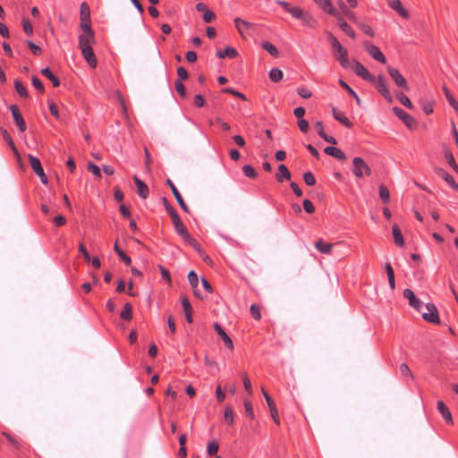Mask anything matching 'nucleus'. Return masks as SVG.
Returning a JSON list of instances; mask_svg holds the SVG:
<instances>
[{"label": "nucleus", "mask_w": 458, "mask_h": 458, "mask_svg": "<svg viewBox=\"0 0 458 458\" xmlns=\"http://www.w3.org/2000/svg\"><path fill=\"white\" fill-rule=\"evenodd\" d=\"M276 3L283 7L285 12L290 13L292 17L300 20L302 25L311 29L317 27L318 21L309 11L299 6H293L289 2L283 0H277Z\"/></svg>", "instance_id": "f257e3e1"}, {"label": "nucleus", "mask_w": 458, "mask_h": 458, "mask_svg": "<svg viewBox=\"0 0 458 458\" xmlns=\"http://www.w3.org/2000/svg\"><path fill=\"white\" fill-rule=\"evenodd\" d=\"M327 39L335 51V57L340 63L342 67L348 68L350 62L348 59V51L344 48L338 39L331 33L327 32Z\"/></svg>", "instance_id": "f03ea898"}, {"label": "nucleus", "mask_w": 458, "mask_h": 458, "mask_svg": "<svg viewBox=\"0 0 458 458\" xmlns=\"http://www.w3.org/2000/svg\"><path fill=\"white\" fill-rule=\"evenodd\" d=\"M78 41L79 48L81 49V55L84 57L85 61L91 68H96L98 65V59L94 54L92 47L93 45H95L96 43V38H92V40L81 38Z\"/></svg>", "instance_id": "7ed1b4c3"}, {"label": "nucleus", "mask_w": 458, "mask_h": 458, "mask_svg": "<svg viewBox=\"0 0 458 458\" xmlns=\"http://www.w3.org/2000/svg\"><path fill=\"white\" fill-rule=\"evenodd\" d=\"M352 173L357 178H362L369 176L371 169L361 157H356L352 159Z\"/></svg>", "instance_id": "20e7f679"}, {"label": "nucleus", "mask_w": 458, "mask_h": 458, "mask_svg": "<svg viewBox=\"0 0 458 458\" xmlns=\"http://www.w3.org/2000/svg\"><path fill=\"white\" fill-rule=\"evenodd\" d=\"M370 82L375 85L377 91L384 97V98L388 103H393L394 98L388 89V84L382 75H378L377 77L374 76V81Z\"/></svg>", "instance_id": "39448f33"}, {"label": "nucleus", "mask_w": 458, "mask_h": 458, "mask_svg": "<svg viewBox=\"0 0 458 458\" xmlns=\"http://www.w3.org/2000/svg\"><path fill=\"white\" fill-rule=\"evenodd\" d=\"M28 158L30 161V165L32 170L34 171V173L40 178V181L43 184H47L48 182V179H47V174L44 172V169L42 167L40 160L38 157H36L30 154L28 155Z\"/></svg>", "instance_id": "423d86ee"}, {"label": "nucleus", "mask_w": 458, "mask_h": 458, "mask_svg": "<svg viewBox=\"0 0 458 458\" xmlns=\"http://www.w3.org/2000/svg\"><path fill=\"white\" fill-rule=\"evenodd\" d=\"M393 112L410 130L417 128V122L415 119L402 108L394 106Z\"/></svg>", "instance_id": "0eeeda50"}, {"label": "nucleus", "mask_w": 458, "mask_h": 458, "mask_svg": "<svg viewBox=\"0 0 458 458\" xmlns=\"http://www.w3.org/2000/svg\"><path fill=\"white\" fill-rule=\"evenodd\" d=\"M388 74L392 78V80L394 81L395 85L403 89L404 90L409 89V85L407 83L406 79L401 74L398 69L394 68L392 66H387L386 68Z\"/></svg>", "instance_id": "6e6552de"}, {"label": "nucleus", "mask_w": 458, "mask_h": 458, "mask_svg": "<svg viewBox=\"0 0 458 458\" xmlns=\"http://www.w3.org/2000/svg\"><path fill=\"white\" fill-rule=\"evenodd\" d=\"M80 28L82 32L79 35L78 40L81 38L92 40V38H95V32L91 28L90 18L81 19Z\"/></svg>", "instance_id": "1a4fd4ad"}, {"label": "nucleus", "mask_w": 458, "mask_h": 458, "mask_svg": "<svg viewBox=\"0 0 458 458\" xmlns=\"http://www.w3.org/2000/svg\"><path fill=\"white\" fill-rule=\"evenodd\" d=\"M427 312L422 313V318L427 322L439 325L440 324V318L438 315V310L435 304L433 303H428L426 305Z\"/></svg>", "instance_id": "9d476101"}, {"label": "nucleus", "mask_w": 458, "mask_h": 458, "mask_svg": "<svg viewBox=\"0 0 458 458\" xmlns=\"http://www.w3.org/2000/svg\"><path fill=\"white\" fill-rule=\"evenodd\" d=\"M365 49L367 52L377 62L385 64L386 63V58L384 54L381 52L378 47L374 46L369 42L365 43Z\"/></svg>", "instance_id": "9b49d317"}, {"label": "nucleus", "mask_w": 458, "mask_h": 458, "mask_svg": "<svg viewBox=\"0 0 458 458\" xmlns=\"http://www.w3.org/2000/svg\"><path fill=\"white\" fill-rule=\"evenodd\" d=\"M10 110L12 112V115H13V121L15 123V124L18 126L19 130L21 131V132H24L26 131V123L18 108V106L16 105H12L10 106Z\"/></svg>", "instance_id": "f8f14e48"}, {"label": "nucleus", "mask_w": 458, "mask_h": 458, "mask_svg": "<svg viewBox=\"0 0 458 458\" xmlns=\"http://www.w3.org/2000/svg\"><path fill=\"white\" fill-rule=\"evenodd\" d=\"M336 21H337V24L338 26L341 28V30L346 33L350 38H356V34L354 32V30L352 29V27L344 21L343 15L341 14L340 12H337L336 14H334L333 15Z\"/></svg>", "instance_id": "ddd939ff"}, {"label": "nucleus", "mask_w": 458, "mask_h": 458, "mask_svg": "<svg viewBox=\"0 0 458 458\" xmlns=\"http://www.w3.org/2000/svg\"><path fill=\"white\" fill-rule=\"evenodd\" d=\"M166 184L170 187L178 205L180 206V208L186 213H190V209L188 208V206L186 205V203L184 202L182 195L180 194L179 191L177 190V188L175 187V185L174 184V182L170 180V179H167L166 180Z\"/></svg>", "instance_id": "4468645a"}, {"label": "nucleus", "mask_w": 458, "mask_h": 458, "mask_svg": "<svg viewBox=\"0 0 458 458\" xmlns=\"http://www.w3.org/2000/svg\"><path fill=\"white\" fill-rule=\"evenodd\" d=\"M354 72L358 76L361 77L365 81H374V76L371 75L369 70L359 61L354 62Z\"/></svg>", "instance_id": "2eb2a0df"}, {"label": "nucleus", "mask_w": 458, "mask_h": 458, "mask_svg": "<svg viewBox=\"0 0 458 458\" xmlns=\"http://www.w3.org/2000/svg\"><path fill=\"white\" fill-rule=\"evenodd\" d=\"M213 327L215 331L217 333V335L221 337L223 340L225 345L230 349L233 350V340L230 338V336L225 333V331L223 329V327L217 323H214Z\"/></svg>", "instance_id": "dca6fc26"}, {"label": "nucleus", "mask_w": 458, "mask_h": 458, "mask_svg": "<svg viewBox=\"0 0 458 458\" xmlns=\"http://www.w3.org/2000/svg\"><path fill=\"white\" fill-rule=\"evenodd\" d=\"M403 297L409 301V305L420 311L422 306L421 301L415 296L411 289H404Z\"/></svg>", "instance_id": "f3484780"}, {"label": "nucleus", "mask_w": 458, "mask_h": 458, "mask_svg": "<svg viewBox=\"0 0 458 458\" xmlns=\"http://www.w3.org/2000/svg\"><path fill=\"white\" fill-rule=\"evenodd\" d=\"M315 4L327 14L334 15L338 12L333 5L331 0H313Z\"/></svg>", "instance_id": "a211bd4d"}, {"label": "nucleus", "mask_w": 458, "mask_h": 458, "mask_svg": "<svg viewBox=\"0 0 458 458\" xmlns=\"http://www.w3.org/2000/svg\"><path fill=\"white\" fill-rule=\"evenodd\" d=\"M133 181L137 187V193L141 199H147L149 194V189L148 185L141 181L137 175L133 176Z\"/></svg>", "instance_id": "6ab92c4d"}, {"label": "nucleus", "mask_w": 458, "mask_h": 458, "mask_svg": "<svg viewBox=\"0 0 458 458\" xmlns=\"http://www.w3.org/2000/svg\"><path fill=\"white\" fill-rule=\"evenodd\" d=\"M337 5L341 10L342 15L346 16L349 19V21H351L354 23H358V19H357L356 14L347 7L346 4L343 0H338Z\"/></svg>", "instance_id": "aec40b11"}, {"label": "nucleus", "mask_w": 458, "mask_h": 458, "mask_svg": "<svg viewBox=\"0 0 458 458\" xmlns=\"http://www.w3.org/2000/svg\"><path fill=\"white\" fill-rule=\"evenodd\" d=\"M188 280H189V283H190L191 286L193 289L195 296L199 297V299H204V298L207 297L206 295H202L199 293V291L197 289L198 284H199V278H198L197 274L193 270H191L188 274Z\"/></svg>", "instance_id": "412c9836"}, {"label": "nucleus", "mask_w": 458, "mask_h": 458, "mask_svg": "<svg viewBox=\"0 0 458 458\" xmlns=\"http://www.w3.org/2000/svg\"><path fill=\"white\" fill-rule=\"evenodd\" d=\"M324 152L328 155V156H331L338 160H341V161H344L346 159V155L344 154V152L338 148H335V147H331V146H328V147H326L324 148Z\"/></svg>", "instance_id": "4be33fe9"}, {"label": "nucleus", "mask_w": 458, "mask_h": 458, "mask_svg": "<svg viewBox=\"0 0 458 458\" xmlns=\"http://www.w3.org/2000/svg\"><path fill=\"white\" fill-rule=\"evenodd\" d=\"M437 410L442 414L443 418L445 419V422L447 424H453V418L452 414L448 409V407L445 404L444 402L438 401L437 402Z\"/></svg>", "instance_id": "5701e85b"}, {"label": "nucleus", "mask_w": 458, "mask_h": 458, "mask_svg": "<svg viewBox=\"0 0 458 458\" xmlns=\"http://www.w3.org/2000/svg\"><path fill=\"white\" fill-rule=\"evenodd\" d=\"M388 5L396 11L402 17L407 19L409 13L403 8L400 0H387Z\"/></svg>", "instance_id": "b1692460"}, {"label": "nucleus", "mask_w": 458, "mask_h": 458, "mask_svg": "<svg viewBox=\"0 0 458 458\" xmlns=\"http://www.w3.org/2000/svg\"><path fill=\"white\" fill-rule=\"evenodd\" d=\"M234 25L238 30V32L243 36V31L248 30L254 27V24L251 22H249L247 21H244L239 17L234 19Z\"/></svg>", "instance_id": "393cba45"}, {"label": "nucleus", "mask_w": 458, "mask_h": 458, "mask_svg": "<svg viewBox=\"0 0 458 458\" xmlns=\"http://www.w3.org/2000/svg\"><path fill=\"white\" fill-rule=\"evenodd\" d=\"M333 116L335 120L340 122L344 126L347 128H352L353 126V123L345 116V114L336 110L335 108H333Z\"/></svg>", "instance_id": "a878e982"}, {"label": "nucleus", "mask_w": 458, "mask_h": 458, "mask_svg": "<svg viewBox=\"0 0 458 458\" xmlns=\"http://www.w3.org/2000/svg\"><path fill=\"white\" fill-rule=\"evenodd\" d=\"M276 178L278 182H283L284 180L291 179V173L285 165H280L278 166V173L276 174Z\"/></svg>", "instance_id": "bb28decb"}, {"label": "nucleus", "mask_w": 458, "mask_h": 458, "mask_svg": "<svg viewBox=\"0 0 458 458\" xmlns=\"http://www.w3.org/2000/svg\"><path fill=\"white\" fill-rule=\"evenodd\" d=\"M216 55L221 59L225 57L235 58L238 55V52L235 48L227 47L224 50H218Z\"/></svg>", "instance_id": "cd10ccee"}, {"label": "nucleus", "mask_w": 458, "mask_h": 458, "mask_svg": "<svg viewBox=\"0 0 458 458\" xmlns=\"http://www.w3.org/2000/svg\"><path fill=\"white\" fill-rule=\"evenodd\" d=\"M392 233L394 240V243L399 246L403 247L404 245V239L403 237L402 232L399 228V226L394 224L392 227Z\"/></svg>", "instance_id": "c85d7f7f"}, {"label": "nucleus", "mask_w": 458, "mask_h": 458, "mask_svg": "<svg viewBox=\"0 0 458 458\" xmlns=\"http://www.w3.org/2000/svg\"><path fill=\"white\" fill-rule=\"evenodd\" d=\"M41 74L47 78L52 82L55 88L59 87L60 80L51 72V70L48 67L42 69Z\"/></svg>", "instance_id": "c756f323"}, {"label": "nucleus", "mask_w": 458, "mask_h": 458, "mask_svg": "<svg viewBox=\"0 0 458 458\" xmlns=\"http://www.w3.org/2000/svg\"><path fill=\"white\" fill-rule=\"evenodd\" d=\"M315 247L321 253L330 254L333 245L331 243L325 242L323 240H318L315 242Z\"/></svg>", "instance_id": "7c9ffc66"}, {"label": "nucleus", "mask_w": 458, "mask_h": 458, "mask_svg": "<svg viewBox=\"0 0 458 458\" xmlns=\"http://www.w3.org/2000/svg\"><path fill=\"white\" fill-rule=\"evenodd\" d=\"M438 174L454 190L458 191V183L450 174L445 170H440Z\"/></svg>", "instance_id": "2f4dec72"}, {"label": "nucleus", "mask_w": 458, "mask_h": 458, "mask_svg": "<svg viewBox=\"0 0 458 458\" xmlns=\"http://www.w3.org/2000/svg\"><path fill=\"white\" fill-rule=\"evenodd\" d=\"M1 133L3 135V138L4 140L7 142V144L10 146L11 149L13 150V152L19 157V152H18V149L17 148L15 147V144L11 137V135L9 134V132L7 131V130L5 129H1Z\"/></svg>", "instance_id": "473e14b6"}, {"label": "nucleus", "mask_w": 458, "mask_h": 458, "mask_svg": "<svg viewBox=\"0 0 458 458\" xmlns=\"http://www.w3.org/2000/svg\"><path fill=\"white\" fill-rule=\"evenodd\" d=\"M120 318L126 321H130L132 318V306L131 303L126 302L123 305V309L120 313Z\"/></svg>", "instance_id": "72a5a7b5"}, {"label": "nucleus", "mask_w": 458, "mask_h": 458, "mask_svg": "<svg viewBox=\"0 0 458 458\" xmlns=\"http://www.w3.org/2000/svg\"><path fill=\"white\" fill-rule=\"evenodd\" d=\"M388 284L392 290H394L395 288V281H394V272L390 263H386L385 266Z\"/></svg>", "instance_id": "f704fd0d"}, {"label": "nucleus", "mask_w": 458, "mask_h": 458, "mask_svg": "<svg viewBox=\"0 0 458 458\" xmlns=\"http://www.w3.org/2000/svg\"><path fill=\"white\" fill-rule=\"evenodd\" d=\"M443 91L450 106L458 113V102L446 86H443Z\"/></svg>", "instance_id": "c9c22d12"}, {"label": "nucleus", "mask_w": 458, "mask_h": 458, "mask_svg": "<svg viewBox=\"0 0 458 458\" xmlns=\"http://www.w3.org/2000/svg\"><path fill=\"white\" fill-rule=\"evenodd\" d=\"M174 229L176 233L183 239L184 242H187L191 237L183 223L175 225Z\"/></svg>", "instance_id": "e433bc0d"}, {"label": "nucleus", "mask_w": 458, "mask_h": 458, "mask_svg": "<svg viewBox=\"0 0 458 458\" xmlns=\"http://www.w3.org/2000/svg\"><path fill=\"white\" fill-rule=\"evenodd\" d=\"M114 250L120 257V259L125 263V265H127V266L131 265V259L123 250H122L119 248L117 242H114Z\"/></svg>", "instance_id": "4c0bfd02"}, {"label": "nucleus", "mask_w": 458, "mask_h": 458, "mask_svg": "<svg viewBox=\"0 0 458 458\" xmlns=\"http://www.w3.org/2000/svg\"><path fill=\"white\" fill-rule=\"evenodd\" d=\"M339 84L343 89H344L348 92V94H350V96H352L356 100V103L359 106H360L361 100L355 93V91L343 80L339 81Z\"/></svg>", "instance_id": "58836bf2"}, {"label": "nucleus", "mask_w": 458, "mask_h": 458, "mask_svg": "<svg viewBox=\"0 0 458 458\" xmlns=\"http://www.w3.org/2000/svg\"><path fill=\"white\" fill-rule=\"evenodd\" d=\"M261 47H262V48L264 50H266L272 56H274V57H277L278 56L279 52H278L277 48L276 47V46H274L269 41L263 42Z\"/></svg>", "instance_id": "ea45409f"}, {"label": "nucleus", "mask_w": 458, "mask_h": 458, "mask_svg": "<svg viewBox=\"0 0 458 458\" xmlns=\"http://www.w3.org/2000/svg\"><path fill=\"white\" fill-rule=\"evenodd\" d=\"M395 96H396V98L400 101V103L403 106H404L408 109H412L413 108L411 101L410 100V98L406 95H404L402 92H397Z\"/></svg>", "instance_id": "a19ab883"}, {"label": "nucleus", "mask_w": 458, "mask_h": 458, "mask_svg": "<svg viewBox=\"0 0 458 458\" xmlns=\"http://www.w3.org/2000/svg\"><path fill=\"white\" fill-rule=\"evenodd\" d=\"M269 79L274 82H278L283 79V72L278 68H273L269 72Z\"/></svg>", "instance_id": "79ce46f5"}, {"label": "nucleus", "mask_w": 458, "mask_h": 458, "mask_svg": "<svg viewBox=\"0 0 458 458\" xmlns=\"http://www.w3.org/2000/svg\"><path fill=\"white\" fill-rule=\"evenodd\" d=\"M14 88H15V90L17 91V93L21 97H23V98L28 97L27 89L21 81H19V80L14 81Z\"/></svg>", "instance_id": "37998d69"}, {"label": "nucleus", "mask_w": 458, "mask_h": 458, "mask_svg": "<svg viewBox=\"0 0 458 458\" xmlns=\"http://www.w3.org/2000/svg\"><path fill=\"white\" fill-rule=\"evenodd\" d=\"M379 196L384 203H388L390 200V193L386 186L381 184L379 186Z\"/></svg>", "instance_id": "c03bdc74"}, {"label": "nucleus", "mask_w": 458, "mask_h": 458, "mask_svg": "<svg viewBox=\"0 0 458 458\" xmlns=\"http://www.w3.org/2000/svg\"><path fill=\"white\" fill-rule=\"evenodd\" d=\"M219 449V445L216 441H209L207 445V453L209 456L215 455Z\"/></svg>", "instance_id": "a18cd8bd"}, {"label": "nucleus", "mask_w": 458, "mask_h": 458, "mask_svg": "<svg viewBox=\"0 0 458 458\" xmlns=\"http://www.w3.org/2000/svg\"><path fill=\"white\" fill-rule=\"evenodd\" d=\"M81 19L90 18V9L86 2H83L80 7Z\"/></svg>", "instance_id": "49530a36"}, {"label": "nucleus", "mask_w": 458, "mask_h": 458, "mask_svg": "<svg viewBox=\"0 0 458 458\" xmlns=\"http://www.w3.org/2000/svg\"><path fill=\"white\" fill-rule=\"evenodd\" d=\"M445 157L447 160V163L456 172H458V165L455 162V159L454 157V155L449 150L445 151Z\"/></svg>", "instance_id": "de8ad7c7"}, {"label": "nucleus", "mask_w": 458, "mask_h": 458, "mask_svg": "<svg viewBox=\"0 0 458 458\" xmlns=\"http://www.w3.org/2000/svg\"><path fill=\"white\" fill-rule=\"evenodd\" d=\"M242 172L245 174V176H247V177H249L250 179H255L258 176L255 169L251 165H244L242 167Z\"/></svg>", "instance_id": "09e8293b"}, {"label": "nucleus", "mask_w": 458, "mask_h": 458, "mask_svg": "<svg viewBox=\"0 0 458 458\" xmlns=\"http://www.w3.org/2000/svg\"><path fill=\"white\" fill-rule=\"evenodd\" d=\"M174 88L181 98H186L185 87L180 80H176L174 81Z\"/></svg>", "instance_id": "8fccbe9b"}, {"label": "nucleus", "mask_w": 458, "mask_h": 458, "mask_svg": "<svg viewBox=\"0 0 458 458\" xmlns=\"http://www.w3.org/2000/svg\"><path fill=\"white\" fill-rule=\"evenodd\" d=\"M250 312L251 317L255 320L259 321L261 319V311H260L259 306H258L256 304H252L250 308Z\"/></svg>", "instance_id": "3c124183"}, {"label": "nucleus", "mask_w": 458, "mask_h": 458, "mask_svg": "<svg viewBox=\"0 0 458 458\" xmlns=\"http://www.w3.org/2000/svg\"><path fill=\"white\" fill-rule=\"evenodd\" d=\"M244 410H245L246 415L250 420H254L255 415H254L253 406H252V403L250 401H248V400L244 401Z\"/></svg>", "instance_id": "603ef678"}, {"label": "nucleus", "mask_w": 458, "mask_h": 458, "mask_svg": "<svg viewBox=\"0 0 458 458\" xmlns=\"http://www.w3.org/2000/svg\"><path fill=\"white\" fill-rule=\"evenodd\" d=\"M303 180L308 186H313L316 184V178L311 172H305L303 174Z\"/></svg>", "instance_id": "864d4df0"}, {"label": "nucleus", "mask_w": 458, "mask_h": 458, "mask_svg": "<svg viewBox=\"0 0 458 458\" xmlns=\"http://www.w3.org/2000/svg\"><path fill=\"white\" fill-rule=\"evenodd\" d=\"M186 242L189 243L195 250H197L199 256L205 254L200 247V244L192 236Z\"/></svg>", "instance_id": "5fc2aeb1"}, {"label": "nucleus", "mask_w": 458, "mask_h": 458, "mask_svg": "<svg viewBox=\"0 0 458 458\" xmlns=\"http://www.w3.org/2000/svg\"><path fill=\"white\" fill-rule=\"evenodd\" d=\"M223 93H228V94H231V95H233L242 100H246V97L244 94L232 89V88H225L221 90Z\"/></svg>", "instance_id": "6e6d98bb"}, {"label": "nucleus", "mask_w": 458, "mask_h": 458, "mask_svg": "<svg viewBox=\"0 0 458 458\" xmlns=\"http://www.w3.org/2000/svg\"><path fill=\"white\" fill-rule=\"evenodd\" d=\"M225 420L227 424L232 425L233 423V411L230 406L225 407Z\"/></svg>", "instance_id": "4d7b16f0"}, {"label": "nucleus", "mask_w": 458, "mask_h": 458, "mask_svg": "<svg viewBox=\"0 0 458 458\" xmlns=\"http://www.w3.org/2000/svg\"><path fill=\"white\" fill-rule=\"evenodd\" d=\"M22 29L28 36H31L33 33V27L28 19L22 20Z\"/></svg>", "instance_id": "13d9d810"}, {"label": "nucleus", "mask_w": 458, "mask_h": 458, "mask_svg": "<svg viewBox=\"0 0 458 458\" xmlns=\"http://www.w3.org/2000/svg\"><path fill=\"white\" fill-rule=\"evenodd\" d=\"M399 369H400V373L403 377H407L412 378L411 370L410 369L409 366L406 363H402L400 365Z\"/></svg>", "instance_id": "bf43d9fd"}, {"label": "nucleus", "mask_w": 458, "mask_h": 458, "mask_svg": "<svg viewBox=\"0 0 458 458\" xmlns=\"http://www.w3.org/2000/svg\"><path fill=\"white\" fill-rule=\"evenodd\" d=\"M242 381L245 390L248 392L249 394H252V387H251V382L247 375V373L242 374Z\"/></svg>", "instance_id": "052dcab7"}, {"label": "nucleus", "mask_w": 458, "mask_h": 458, "mask_svg": "<svg viewBox=\"0 0 458 458\" xmlns=\"http://www.w3.org/2000/svg\"><path fill=\"white\" fill-rule=\"evenodd\" d=\"M3 436L6 437L8 442L13 445V446L16 449H19L21 447V443L15 439L13 437H12L10 434L6 432H3Z\"/></svg>", "instance_id": "680f3d73"}, {"label": "nucleus", "mask_w": 458, "mask_h": 458, "mask_svg": "<svg viewBox=\"0 0 458 458\" xmlns=\"http://www.w3.org/2000/svg\"><path fill=\"white\" fill-rule=\"evenodd\" d=\"M360 29L368 36L369 37H374V31L372 30V28L367 24H364V23H356Z\"/></svg>", "instance_id": "e2e57ef3"}, {"label": "nucleus", "mask_w": 458, "mask_h": 458, "mask_svg": "<svg viewBox=\"0 0 458 458\" xmlns=\"http://www.w3.org/2000/svg\"><path fill=\"white\" fill-rule=\"evenodd\" d=\"M176 72H177V76L179 77V80L181 81H185L189 78L188 72L184 67H182V66L178 67Z\"/></svg>", "instance_id": "0e129e2a"}, {"label": "nucleus", "mask_w": 458, "mask_h": 458, "mask_svg": "<svg viewBox=\"0 0 458 458\" xmlns=\"http://www.w3.org/2000/svg\"><path fill=\"white\" fill-rule=\"evenodd\" d=\"M215 18L216 14L210 9H208L206 12L203 13V20L207 23L211 22L213 20H215Z\"/></svg>", "instance_id": "69168bd1"}, {"label": "nucleus", "mask_w": 458, "mask_h": 458, "mask_svg": "<svg viewBox=\"0 0 458 458\" xmlns=\"http://www.w3.org/2000/svg\"><path fill=\"white\" fill-rule=\"evenodd\" d=\"M303 208L308 214H312L315 211V207L310 199L303 200Z\"/></svg>", "instance_id": "338daca9"}, {"label": "nucleus", "mask_w": 458, "mask_h": 458, "mask_svg": "<svg viewBox=\"0 0 458 458\" xmlns=\"http://www.w3.org/2000/svg\"><path fill=\"white\" fill-rule=\"evenodd\" d=\"M32 84L40 93H43L45 89L42 81L36 76L32 77Z\"/></svg>", "instance_id": "774afa93"}]
</instances>
